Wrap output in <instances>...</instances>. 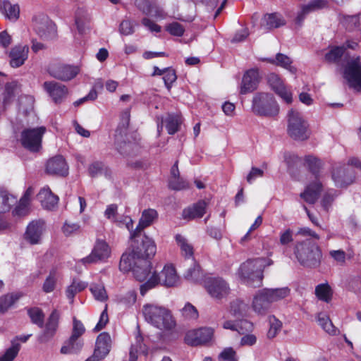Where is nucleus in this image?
<instances>
[{"mask_svg":"<svg viewBox=\"0 0 361 361\" xmlns=\"http://www.w3.org/2000/svg\"><path fill=\"white\" fill-rule=\"evenodd\" d=\"M31 322L39 328L44 327V314L42 309L35 307L27 310Z\"/></svg>","mask_w":361,"mask_h":361,"instance_id":"c03bdc74","label":"nucleus"},{"mask_svg":"<svg viewBox=\"0 0 361 361\" xmlns=\"http://www.w3.org/2000/svg\"><path fill=\"white\" fill-rule=\"evenodd\" d=\"M175 239L180 249L181 255L185 259L192 258L193 259L194 248L193 246L188 243V240L180 234H176Z\"/></svg>","mask_w":361,"mask_h":361,"instance_id":"c9c22d12","label":"nucleus"},{"mask_svg":"<svg viewBox=\"0 0 361 361\" xmlns=\"http://www.w3.org/2000/svg\"><path fill=\"white\" fill-rule=\"evenodd\" d=\"M87 286L86 283L73 279L71 284L68 286L66 290V297L73 302L75 295L84 290L87 288Z\"/></svg>","mask_w":361,"mask_h":361,"instance_id":"79ce46f5","label":"nucleus"},{"mask_svg":"<svg viewBox=\"0 0 361 361\" xmlns=\"http://www.w3.org/2000/svg\"><path fill=\"white\" fill-rule=\"evenodd\" d=\"M20 85L17 81H12L7 82L5 85L4 97H3V111L6 109L8 105H9L13 100L16 93L20 90Z\"/></svg>","mask_w":361,"mask_h":361,"instance_id":"473e14b6","label":"nucleus"},{"mask_svg":"<svg viewBox=\"0 0 361 361\" xmlns=\"http://www.w3.org/2000/svg\"><path fill=\"white\" fill-rule=\"evenodd\" d=\"M267 82L269 87L287 104L293 102L292 93L287 90L283 81L276 73H270L267 76Z\"/></svg>","mask_w":361,"mask_h":361,"instance_id":"dca6fc26","label":"nucleus"},{"mask_svg":"<svg viewBox=\"0 0 361 361\" xmlns=\"http://www.w3.org/2000/svg\"><path fill=\"white\" fill-rule=\"evenodd\" d=\"M33 192L34 190L31 186L27 188L24 195L20 198L18 204L13 211L14 215L22 216L26 213L27 207L30 204V196L33 194Z\"/></svg>","mask_w":361,"mask_h":361,"instance_id":"f704fd0d","label":"nucleus"},{"mask_svg":"<svg viewBox=\"0 0 361 361\" xmlns=\"http://www.w3.org/2000/svg\"><path fill=\"white\" fill-rule=\"evenodd\" d=\"M287 133L295 141L307 140L312 133L308 122L300 112L293 109L288 114Z\"/></svg>","mask_w":361,"mask_h":361,"instance_id":"39448f33","label":"nucleus"},{"mask_svg":"<svg viewBox=\"0 0 361 361\" xmlns=\"http://www.w3.org/2000/svg\"><path fill=\"white\" fill-rule=\"evenodd\" d=\"M166 30L171 35L176 37H182L185 32L183 26L178 22H173L169 24L166 27Z\"/></svg>","mask_w":361,"mask_h":361,"instance_id":"bf43d9fd","label":"nucleus"},{"mask_svg":"<svg viewBox=\"0 0 361 361\" xmlns=\"http://www.w3.org/2000/svg\"><path fill=\"white\" fill-rule=\"evenodd\" d=\"M204 274L200 264L194 261L191 267H190L184 274V277L188 281L195 283H199L204 279Z\"/></svg>","mask_w":361,"mask_h":361,"instance_id":"e433bc0d","label":"nucleus"},{"mask_svg":"<svg viewBox=\"0 0 361 361\" xmlns=\"http://www.w3.org/2000/svg\"><path fill=\"white\" fill-rule=\"evenodd\" d=\"M264 61H266L270 63L281 66L284 68L288 69L291 71L292 66V61L291 59L286 55L279 53L276 54L275 59H266Z\"/></svg>","mask_w":361,"mask_h":361,"instance_id":"de8ad7c7","label":"nucleus"},{"mask_svg":"<svg viewBox=\"0 0 361 361\" xmlns=\"http://www.w3.org/2000/svg\"><path fill=\"white\" fill-rule=\"evenodd\" d=\"M158 219V212L154 209H147L142 212L138 224L133 231V235L137 233H142L143 229L151 226Z\"/></svg>","mask_w":361,"mask_h":361,"instance_id":"cd10ccee","label":"nucleus"},{"mask_svg":"<svg viewBox=\"0 0 361 361\" xmlns=\"http://www.w3.org/2000/svg\"><path fill=\"white\" fill-rule=\"evenodd\" d=\"M293 241V232L291 229L288 228L281 233L279 242L281 245H287Z\"/></svg>","mask_w":361,"mask_h":361,"instance_id":"774afa93","label":"nucleus"},{"mask_svg":"<svg viewBox=\"0 0 361 361\" xmlns=\"http://www.w3.org/2000/svg\"><path fill=\"white\" fill-rule=\"evenodd\" d=\"M130 110L126 109L122 113L121 123H119V125L116 130V143L115 144L116 145V149H117L118 152L121 154H124L126 152H124L122 149V147L118 142V135H120L121 137H122L123 134H124V135L126 134L128 128L129 127V124H130Z\"/></svg>","mask_w":361,"mask_h":361,"instance_id":"c756f323","label":"nucleus"},{"mask_svg":"<svg viewBox=\"0 0 361 361\" xmlns=\"http://www.w3.org/2000/svg\"><path fill=\"white\" fill-rule=\"evenodd\" d=\"M109 322V316L107 313V305H106L104 310L102 312L99 322L94 328V331L98 332L103 329L106 324Z\"/></svg>","mask_w":361,"mask_h":361,"instance_id":"0e129e2a","label":"nucleus"},{"mask_svg":"<svg viewBox=\"0 0 361 361\" xmlns=\"http://www.w3.org/2000/svg\"><path fill=\"white\" fill-rule=\"evenodd\" d=\"M182 314L187 319H197L199 315L196 307L190 302L186 303L183 308Z\"/></svg>","mask_w":361,"mask_h":361,"instance_id":"680f3d73","label":"nucleus"},{"mask_svg":"<svg viewBox=\"0 0 361 361\" xmlns=\"http://www.w3.org/2000/svg\"><path fill=\"white\" fill-rule=\"evenodd\" d=\"M133 274L135 279L140 281H145L152 273V262L145 259L141 260L138 259L136 264H135V267H133Z\"/></svg>","mask_w":361,"mask_h":361,"instance_id":"bb28decb","label":"nucleus"},{"mask_svg":"<svg viewBox=\"0 0 361 361\" xmlns=\"http://www.w3.org/2000/svg\"><path fill=\"white\" fill-rule=\"evenodd\" d=\"M111 252V247L104 240L97 239L90 254L80 261L84 265L104 262L110 257Z\"/></svg>","mask_w":361,"mask_h":361,"instance_id":"1a4fd4ad","label":"nucleus"},{"mask_svg":"<svg viewBox=\"0 0 361 361\" xmlns=\"http://www.w3.org/2000/svg\"><path fill=\"white\" fill-rule=\"evenodd\" d=\"M176 79L177 75L175 70L171 67L167 68L165 73L163 75V80L168 91H171L172 85L173 82H176Z\"/></svg>","mask_w":361,"mask_h":361,"instance_id":"13d9d810","label":"nucleus"},{"mask_svg":"<svg viewBox=\"0 0 361 361\" xmlns=\"http://www.w3.org/2000/svg\"><path fill=\"white\" fill-rule=\"evenodd\" d=\"M46 130L44 126L25 128L20 133L21 146L30 152H39L42 148V138Z\"/></svg>","mask_w":361,"mask_h":361,"instance_id":"6e6552de","label":"nucleus"},{"mask_svg":"<svg viewBox=\"0 0 361 361\" xmlns=\"http://www.w3.org/2000/svg\"><path fill=\"white\" fill-rule=\"evenodd\" d=\"M44 224L42 220H34L30 222L24 233L25 240L30 245L40 243L44 231Z\"/></svg>","mask_w":361,"mask_h":361,"instance_id":"f3484780","label":"nucleus"},{"mask_svg":"<svg viewBox=\"0 0 361 361\" xmlns=\"http://www.w3.org/2000/svg\"><path fill=\"white\" fill-rule=\"evenodd\" d=\"M157 277L159 278V284L166 287L175 286L178 282V276L172 265L164 266L159 274L157 273Z\"/></svg>","mask_w":361,"mask_h":361,"instance_id":"393cba45","label":"nucleus"},{"mask_svg":"<svg viewBox=\"0 0 361 361\" xmlns=\"http://www.w3.org/2000/svg\"><path fill=\"white\" fill-rule=\"evenodd\" d=\"M1 9L6 17L10 20H16L20 16V7L18 4H12L8 1H4L1 6Z\"/></svg>","mask_w":361,"mask_h":361,"instance_id":"a19ab883","label":"nucleus"},{"mask_svg":"<svg viewBox=\"0 0 361 361\" xmlns=\"http://www.w3.org/2000/svg\"><path fill=\"white\" fill-rule=\"evenodd\" d=\"M16 202V198L7 191L0 189V214L8 212L12 204Z\"/></svg>","mask_w":361,"mask_h":361,"instance_id":"49530a36","label":"nucleus"},{"mask_svg":"<svg viewBox=\"0 0 361 361\" xmlns=\"http://www.w3.org/2000/svg\"><path fill=\"white\" fill-rule=\"evenodd\" d=\"M315 295L319 300L329 302L331 300L333 293L328 283H321L316 286Z\"/></svg>","mask_w":361,"mask_h":361,"instance_id":"a18cd8bd","label":"nucleus"},{"mask_svg":"<svg viewBox=\"0 0 361 361\" xmlns=\"http://www.w3.org/2000/svg\"><path fill=\"white\" fill-rule=\"evenodd\" d=\"M85 333V327L82 322L78 319L76 317H73V328L71 336L73 338L81 339V336Z\"/></svg>","mask_w":361,"mask_h":361,"instance_id":"4d7b16f0","label":"nucleus"},{"mask_svg":"<svg viewBox=\"0 0 361 361\" xmlns=\"http://www.w3.org/2000/svg\"><path fill=\"white\" fill-rule=\"evenodd\" d=\"M84 342L82 339L73 338L70 336L68 340L64 341L61 348V354H78L82 349Z\"/></svg>","mask_w":361,"mask_h":361,"instance_id":"2f4dec72","label":"nucleus"},{"mask_svg":"<svg viewBox=\"0 0 361 361\" xmlns=\"http://www.w3.org/2000/svg\"><path fill=\"white\" fill-rule=\"evenodd\" d=\"M90 290L97 300L104 301L107 299V295L104 286L94 284L91 286Z\"/></svg>","mask_w":361,"mask_h":361,"instance_id":"052dcab7","label":"nucleus"},{"mask_svg":"<svg viewBox=\"0 0 361 361\" xmlns=\"http://www.w3.org/2000/svg\"><path fill=\"white\" fill-rule=\"evenodd\" d=\"M29 47L27 45L18 44L12 47L9 51V64L12 68L22 66L28 58Z\"/></svg>","mask_w":361,"mask_h":361,"instance_id":"412c9836","label":"nucleus"},{"mask_svg":"<svg viewBox=\"0 0 361 361\" xmlns=\"http://www.w3.org/2000/svg\"><path fill=\"white\" fill-rule=\"evenodd\" d=\"M204 287L209 295L217 300L226 298L231 292L229 284L221 277L207 278Z\"/></svg>","mask_w":361,"mask_h":361,"instance_id":"9d476101","label":"nucleus"},{"mask_svg":"<svg viewBox=\"0 0 361 361\" xmlns=\"http://www.w3.org/2000/svg\"><path fill=\"white\" fill-rule=\"evenodd\" d=\"M143 314L148 323L160 330L173 331L176 328L174 318L165 307L148 304L143 307Z\"/></svg>","mask_w":361,"mask_h":361,"instance_id":"7ed1b4c3","label":"nucleus"},{"mask_svg":"<svg viewBox=\"0 0 361 361\" xmlns=\"http://www.w3.org/2000/svg\"><path fill=\"white\" fill-rule=\"evenodd\" d=\"M304 160L309 171L319 180L320 170L322 166V161L312 155H306Z\"/></svg>","mask_w":361,"mask_h":361,"instance_id":"58836bf2","label":"nucleus"},{"mask_svg":"<svg viewBox=\"0 0 361 361\" xmlns=\"http://www.w3.org/2000/svg\"><path fill=\"white\" fill-rule=\"evenodd\" d=\"M262 263V259H252L241 264L238 274L242 282L252 288L260 287L264 278Z\"/></svg>","mask_w":361,"mask_h":361,"instance_id":"20e7f679","label":"nucleus"},{"mask_svg":"<svg viewBox=\"0 0 361 361\" xmlns=\"http://www.w3.org/2000/svg\"><path fill=\"white\" fill-rule=\"evenodd\" d=\"M290 293L287 287L281 288H264L254 295L252 308L259 315H265L274 302L283 299Z\"/></svg>","mask_w":361,"mask_h":361,"instance_id":"f03ea898","label":"nucleus"},{"mask_svg":"<svg viewBox=\"0 0 361 361\" xmlns=\"http://www.w3.org/2000/svg\"><path fill=\"white\" fill-rule=\"evenodd\" d=\"M159 284V278L157 277V271L152 273V275L147 281L140 285V292L144 296L147 291L155 288Z\"/></svg>","mask_w":361,"mask_h":361,"instance_id":"603ef678","label":"nucleus"},{"mask_svg":"<svg viewBox=\"0 0 361 361\" xmlns=\"http://www.w3.org/2000/svg\"><path fill=\"white\" fill-rule=\"evenodd\" d=\"M214 336V329L211 327H201L189 331L185 336V343L190 346H198L210 342Z\"/></svg>","mask_w":361,"mask_h":361,"instance_id":"9b49d317","label":"nucleus"},{"mask_svg":"<svg viewBox=\"0 0 361 361\" xmlns=\"http://www.w3.org/2000/svg\"><path fill=\"white\" fill-rule=\"evenodd\" d=\"M169 188L173 190H181L189 188V183L180 176L170 178Z\"/></svg>","mask_w":361,"mask_h":361,"instance_id":"5fc2aeb1","label":"nucleus"},{"mask_svg":"<svg viewBox=\"0 0 361 361\" xmlns=\"http://www.w3.org/2000/svg\"><path fill=\"white\" fill-rule=\"evenodd\" d=\"M237 331L240 334L251 332L253 329V324L247 319H242L237 322Z\"/></svg>","mask_w":361,"mask_h":361,"instance_id":"69168bd1","label":"nucleus"},{"mask_svg":"<svg viewBox=\"0 0 361 361\" xmlns=\"http://www.w3.org/2000/svg\"><path fill=\"white\" fill-rule=\"evenodd\" d=\"M343 76L350 87H359L361 89V64L359 59L348 63L344 69Z\"/></svg>","mask_w":361,"mask_h":361,"instance_id":"6ab92c4d","label":"nucleus"},{"mask_svg":"<svg viewBox=\"0 0 361 361\" xmlns=\"http://www.w3.org/2000/svg\"><path fill=\"white\" fill-rule=\"evenodd\" d=\"M264 21V26L268 30L278 28L282 25H284L286 23L284 19L280 15L276 13L265 15Z\"/></svg>","mask_w":361,"mask_h":361,"instance_id":"37998d69","label":"nucleus"},{"mask_svg":"<svg viewBox=\"0 0 361 361\" xmlns=\"http://www.w3.org/2000/svg\"><path fill=\"white\" fill-rule=\"evenodd\" d=\"M35 29L37 35L42 39H49L56 37V25L47 17L43 18L40 22H37Z\"/></svg>","mask_w":361,"mask_h":361,"instance_id":"5701e85b","label":"nucleus"},{"mask_svg":"<svg viewBox=\"0 0 361 361\" xmlns=\"http://www.w3.org/2000/svg\"><path fill=\"white\" fill-rule=\"evenodd\" d=\"M138 259L131 251L130 253L125 252L121 255L119 262V269L127 273L133 270L135 267V264L137 263Z\"/></svg>","mask_w":361,"mask_h":361,"instance_id":"4c0bfd02","label":"nucleus"},{"mask_svg":"<svg viewBox=\"0 0 361 361\" xmlns=\"http://www.w3.org/2000/svg\"><path fill=\"white\" fill-rule=\"evenodd\" d=\"M269 329L267 332V336L269 338H274L281 330L282 327V323L280 320L276 318L274 315L269 317Z\"/></svg>","mask_w":361,"mask_h":361,"instance_id":"864d4df0","label":"nucleus"},{"mask_svg":"<svg viewBox=\"0 0 361 361\" xmlns=\"http://www.w3.org/2000/svg\"><path fill=\"white\" fill-rule=\"evenodd\" d=\"M61 314L59 310H54L49 315L46 323H44V329L39 336V341L46 343L51 340L56 334L59 326Z\"/></svg>","mask_w":361,"mask_h":361,"instance_id":"ddd939ff","label":"nucleus"},{"mask_svg":"<svg viewBox=\"0 0 361 361\" xmlns=\"http://www.w3.org/2000/svg\"><path fill=\"white\" fill-rule=\"evenodd\" d=\"M42 205L47 209L52 210L59 202V197L54 195L49 187L43 188L39 194Z\"/></svg>","mask_w":361,"mask_h":361,"instance_id":"7c9ffc66","label":"nucleus"},{"mask_svg":"<svg viewBox=\"0 0 361 361\" xmlns=\"http://www.w3.org/2000/svg\"><path fill=\"white\" fill-rule=\"evenodd\" d=\"M247 305L239 299H235L230 303V313L235 317H243L247 310Z\"/></svg>","mask_w":361,"mask_h":361,"instance_id":"8fccbe9b","label":"nucleus"},{"mask_svg":"<svg viewBox=\"0 0 361 361\" xmlns=\"http://www.w3.org/2000/svg\"><path fill=\"white\" fill-rule=\"evenodd\" d=\"M68 169L65 158L61 155H56L47 161L45 171L47 174L66 177L68 175Z\"/></svg>","mask_w":361,"mask_h":361,"instance_id":"2eb2a0df","label":"nucleus"},{"mask_svg":"<svg viewBox=\"0 0 361 361\" xmlns=\"http://www.w3.org/2000/svg\"><path fill=\"white\" fill-rule=\"evenodd\" d=\"M343 58L347 59L349 54L346 52L345 46H331L329 51L324 55V60L329 63L341 65Z\"/></svg>","mask_w":361,"mask_h":361,"instance_id":"a878e982","label":"nucleus"},{"mask_svg":"<svg viewBox=\"0 0 361 361\" xmlns=\"http://www.w3.org/2000/svg\"><path fill=\"white\" fill-rule=\"evenodd\" d=\"M118 206L116 204H111L107 206L104 216L106 219L111 220L112 222L116 223L118 226H121L123 222L118 219Z\"/></svg>","mask_w":361,"mask_h":361,"instance_id":"6e6d98bb","label":"nucleus"},{"mask_svg":"<svg viewBox=\"0 0 361 361\" xmlns=\"http://www.w3.org/2000/svg\"><path fill=\"white\" fill-rule=\"evenodd\" d=\"M130 240L131 250L137 259L151 261L157 252V245L154 240L141 232L133 235V231L130 233Z\"/></svg>","mask_w":361,"mask_h":361,"instance_id":"423d86ee","label":"nucleus"},{"mask_svg":"<svg viewBox=\"0 0 361 361\" xmlns=\"http://www.w3.org/2000/svg\"><path fill=\"white\" fill-rule=\"evenodd\" d=\"M259 82V75L257 68L247 70L243 75L240 93L245 94L253 92L257 88Z\"/></svg>","mask_w":361,"mask_h":361,"instance_id":"4be33fe9","label":"nucleus"},{"mask_svg":"<svg viewBox=\"0 0 361 361\" xmlns=\"http://www.w3.org/2000/svg\"><path fill=\"white\" fill-rule=\"evenodd\" d=\"M23 296L21 292H13L0 297V313H5L20 298Z\"/></svg>","mask_w":361,"mask_h":361,"instance_id":"72a5a7b5","label":"nucleus"},{"mask_svg":"<svg viewBox=\"0 0 361 361\" xmlns=\"http://www.w3.org/2000/svg\"><path fill=\"white\" fill-rule=\"evenodd\" d=\"M293 255L298 263L305 268H317L322 259L321 247L310 239L296 242L293 246Z\"/></svg>","mask_w":361,"mask_h":361,"instance_id":"f257e3e1","label":"nucleus"},{"mask_svg":"<svg viewBox=\"0 0 361 361\" xmlns=\"http://www.w3.org/2000/svg\"><path fill=\"white\" fill-rule=\"evenodd\" d=\"M236 353L232 348H225L219 355V361H238Z\"/></svg>","mask_w":361,"mask_h":361,"instance_id":"e2e57ef3","label":"nucleus"},{"mask_svg":"<svg viewBox=\"0 0 361 361\" xmlns=\"http://www.w3.org/2000/svg\"><path fill=\"white\" fill-rule=\"evenodd\" d=\"M252 111L258 116L272 117L278 115L279 106L273 94L258 92L252 99Z\"/></svg>","mask_w":361,"mask_h":361,"instance_id":"0eeeda50","label":"nucleus"},{"mask_svg":"<svg viewBox=\"0 0 361 361\" xmlns=\"http://www.w3.org/2000/svg\"><path fill=\"white\" fill-rule=\"evenodd\" d=\"M20 345L16 341L11 342V346L8 348L4 355L0 356V361H13L18 355Z\"/></svg>","mask_w":361,"mask_h":361,"instance_id":"3c124183","label":"nucleus"},{"mask_svg":"<svg viewBox=\"0 0 361 361\" xmlns=\"http://www.w3.org/2000/svg\"><path fill=\"white\" fill-rule=\"evenodd\" d=\"M43 87L56 104L62 103L68 94V87L56 81H46L43 84Z\"/></svg>","mask_w":361,"mask_h":361,"instance_id":"4468645a","label":"nucleus"},{"mask_svg":"<svg viewBox=\"0 0 361 361\" xmlns=\"http://www.w3.org/2000/svg\"><path fill=\"white\" fill-rule=\"evenodd\" d=\"M165 126L169 135H174L180 130L181 119L178 115L169 114L164 119Z\"/></svg>","mask_w":361,"mask_h":361,"instance_id":"ea45409f","label":"nucleus"},{"mask_svg":"<svg viewBox=\"0 0 361 361\" xmlns=\"http://www.w3.org/2000/svg\"><path fill=\"white\" fill-rule=\"evenodd\" d=\"M78 73L79 69L77 66L61 63L54 65L49 69V73L51 76L63 81L71 80Z\"/></svg>","mask_w":361,"mask_h":361,"instance_id":"a211bd4d","label":"nucleus"},{"mask_svg":"<svg viewBox=\"0 0 361 361\" xmlns=\"http://www.w3.org/2000/svg\"><path fill=\"white\" fill-rule=\"evenodd\" d=\"M56 275L57 270L56 268L50 270L42 286V290L44 293H49L54 290L56 285Z\"/></svg>","mask_w":361,"mask_h":361,"instance_id":"09e8293b","label":"nucleus"},{"mask_svg":"<svg viewBox=\"0 0 361 361\" xmlns=\"http://www.w3.org/2000/svg\"><path fill=\"white\" fill-rule=\"evenodd\" d=\"M207 203L200 200L192 205L185 208L182 212V217L185 220H192L202 218L206 213Z\"/></svg>","mask_w":361,"mask_h":361,"instance_id":"b1692460","label":"nucleus"},{"mask_svg":"<svg viewBox=\"0 0 361 361\" xmlns=\"http://www.w3.org/2000/svg\"><path fill=\"white\" fill-rule=\"evenodd\" d=\"M111 338L109 333L99 334L96 339L95 348L92 356L85 361H101L109 353L111 348Z\"/></svg>","mask_w":361,"mask_h":361,"instance_id":"f8f14e48","label":"nucleus"},{"mask_svg":"<svg viewBox=\"0 0 361 361\" xmlns=\"http://www.w3.org/2000/svg\"><path fill=\"white\" fill-rule=\"evenodd\" d=\"M332 179L337 187H347L353 183L355 175L345 166L334 167L332 171Z\"/></svg>","mask_w":361,"mask_h":361,"instance_id":"aec40b11","label":"nucleus"},{"mask_svg":"<svg viewBox=\"0 0 361 361\" xmlns=\"http://www.w3.org/2000/svg\"><path fill=\"white\" fill-rule=\"evenodd\" d=\"M327 1L326 0H313L307 5H304L305 9H307L310 13L317 10L322 9L326 7Z\"/></svg>","mask_w":361,"mask_h":361,"instance_id":"338daca9","label":"nucleus"},{"mask_svg":"<svg viewBox=\"0 0 361 361\" xmlns=\"http://www.w3.org/2000/svg\"><path fill=\"white\" fill-rule=\"evenodd\" d=\"M322 189V184L319 180L311 183L300 194V197L308 204H314L319 198Z\"/></svg>","mask_w":361,"mask_h":361,"instance_id":"c85d7f7f","label":"nucleus"}]
</instances>
